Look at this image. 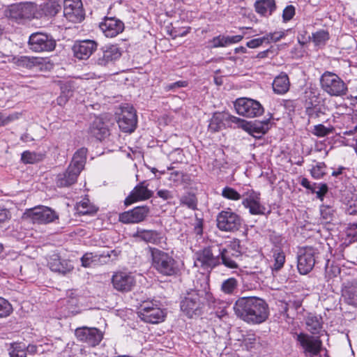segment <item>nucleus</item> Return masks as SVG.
<instances>
[{"instance_id":"1","label":"nucleus","mask_w":357,"mask_h":357,"mask_svg":"<svg viewBox=\"0 0 357 357\" xmlns=\"http://www.w3.org/2000/svg\"><path fill=\"white\" fill-rule=\"evenodd\" d=\"M233 308L237 317L248 324H261L268 319L269 314L266 301L255 296L239 298Z\"/></svg>"},{"instance_id":"2","label":"nucleus","mask_w":357,"mask_h":357,"mask_svg":"<svg viewBox=\"0 0 357 357\" xmlns=\"http://www.w3.org/2000/svg\"><path fill=\"white\" fill-rule=\"evenodd\" d=\"M147 250L151 255V266L163 276H174L179 272L178 262L169 253L158 248L149 246Z\"/></svg>"},{"instance_id":"3","label":"nucleus","mask_w":357,"mask_h":357,"mask_svg":"<svg viewBox=\"0 0 357 357\" xmlns=\"http://www.w3.org/2000/svg\"><path fill=\"white\" fill-rule=\"evenodd\" d=\"M86 153L87 149L85 148H82L75 153L68 169L56 176V183L58 187H68L77 181L79 174L84 168Z\"/></svg>"},{"instance_id":"4","label":"nucleus","mask_w":357,"mask_h":357,"mask_svg":"<svg viewBox=\"0 0 357 357\" xmlns=\"http://www.w3.org/2000/svg\"><path fill=\"white\" fill-rule=\"evenodd\" d=\"M220 245L205 247L195 254V266L205 271H211L220 265L218 257Z\"/></svg>"},{"instance_id":"5","label":"nucleus","mask_w":357,"mask_h":357,"mask_svg":"<svg viewBox=\"0 0 357 357\" xmlns=\"http://www.w3.org/2000/svg\"><path fill=\"white\" fill-rule=\"evenodd\" d=\"M293 337L305 357H315L320 354L323 347L320 336L310 335L305 333H295Z\"/></svg>"},{"instance_id":"6","label":"nucleus","mask_w":357,"mask_h":357,"mask_svg":"<svg viewBox=\"0 0 357 357\" xmlns=\"http://www.w3.org/2000/svg\"><path fill=\"white\" fill-rule=\"evenodd\" d=\"M36 5L32 3H19L11 4L3 11L4 16L17 23L34 17Z\"/></svg>"},{"instance_id":"7","label":"nucleus","mask_w":357,"mask_h":357,"mask_svg":"<svg viewBox=\"0 0 357 357\" xmlns=\"http://www.w3.org/2000/svg\"><path fill=\"white\" fill-rule=\"evenodd\" d=\"M322 89L331 96H342L347 93V86L336 74L326 71L320 78Z\"/></svg>"},{"instance_id":"8","label":"nucleus","mask_w":357,"mask_h":357,"mask_svg":"<svg viewBox=\"0 0 357 357\" xmlns=\"http://www.w3.org/2000/svg\"><path fill=\"white\" fill-rule=\"evenodd\" d=\"M217 227L223 231L234 232L242 225V218L231 208H227L219 212L216 217Z\"/></svg>"},{"instance_id":"9","label":"nucleus","mask_w":357,"mask_h":357,"mask_svg":"<svg viewBox=\"0 0 357 357\" xmlns=\"http://www.w3.org/2000/svg\"><path fill=\"white\" fill-rule=\"evenodd\" d=\"M137 315L144 322L153 324L162 322L165 319L163 310L152 301L142 302L139 307Z\"/></svg>"},{"instance_id":"10","label":"nucleus","mask_w":357,"mask_h":357,"mask_svg":"<svg viewBox=\"0 0 357 357\" xmlns=\"http://www.w3.org/2000/svg\"><path fill=\"white\" fill-rule=\"evenodd\" d=\"M56 40L51 35L36 32L32 33L29 38L28 45L33 52H49L56 47Z\"/></svg>"},{"instance_id":"11","label":"nucleus","mask_w":357,"mask_h":357,"mask_svg":"<svg viewBox=\"0 0 357 357\" xmlns=\"http://www.w3.org/2000/svg\"><path fill=\"white\" fill-rule=\"evenodd\" d=\"M236 112L241 116L253 118L264 113V107L259 102L247 98H238L234 102Z\"/></svg>"},{"instance_id":"12","label":"nucleus","mask_w":357,"mask_h":357,"mask_svg":"<svg viewBox=\"0 0 357 357\" xmlns=\"http://www.w3.org/2000/svg\"><path fill=\"white\" fill-rule=\"evenodd\" d=\"M204 291L199 290H191L181 302V310L190 318L198 314L200 310L202 302L201 301Z\"/></svg>"},{"instance_id":"13","label":"nucleus","mask_w":357,"mask_h":357,"mask_svg":"<svg viewBox=\"0 0 357 357\" xmlns=\"http://www.w3.org/2000/svg\"><path fill=\"white\" fill-rule=\"evenodd\" d=\"M318 254L317 250L312 247H305L299 250L297 267L301 274L305 275L312 270Z\"/></svg>"},{"instance_id":"14","label":"nucleus","mask_w":357,"mask_h":357,"mask_svg":"<svg viewBox=\"0 0 357 357\" xmlns=\"http://www.w3.org/2000/svg\"><path fill=\"white\" fill-rule=\"evenodd\" d=\"M117 123L122 132L131 133L135 130L137 119L132 106L126 104L121 107Z\"/></svg>"},{"instance_id":"15","label":"nucleus","mask_w":357,"mask_h":357,"mask_svg":"<svg viewBox=\"0 0 357 357\" xmlns=\"http://www.w3.org/2000/svg\"><path fill=\"white\" fill-rule=\"evenodd\" d=\"M75 335L79 341L84 342L92 347L98 345L104 336L103 332L100 329L87 326L76 328Z\"/></svg>"},{"instance_id":"16","label":"nucleus","mask_w":357,"mask_h":357,"mask_svg":"<svg viewBox=\"0 0 357 357\" xmlns=\"http://www.w3.org/2000/svg\"><path fill=\"white\" fill-rule=\"evenodd\" d=\"M26 214L33 223L47 224L59 218V215L51 208L38 206L26 211Z\"/></svg>"},{"instance_id":"17","label":"nucleus","mask_w":357,"mask_h":357,"mask_svg":"<svg viewBox=\"0 0 357 357\" xmlns=\"http://www.w3.org/2000/svg\"><path fill=\"white\" fill-rule=\"evenodd\" d=\"M63 15L67 20L73 23L82 22L84 13L81 0H63Z\"/></svg>"},{"instance_id":"18","label":"nucleus","mask_w":357,"mask_h":357,"mask_svg":"<svg viewBox=\"0 0 357 357\" xmlns=\"http://www.w3.org/2000/svg\"><path fill=\"white\" fill-rule=\"evenodd\" d=\"M112 282L116 290L128 292L135 286V280L131 273L119 271L114 273Z\"/></svg>"},{"instance_id":"19","label":"nucleus","mask_w":357,"mask_h":357,"mask_svg":"<svg viewBox=\"0 0 357 357\" xmlns=\"http://www.w3.org/2000/svg\"><path fill=\"white\" fill-rule=\"evenodd\" d=\"M243 206L249 210L252 215H264L266 208L261 203L260 193L252 190L247 193V197L243 199Z\"/></svg>"},{"instance_id":"20","label":"nucleus","mask_w":357,"mask_h":357,"mask_svg":"<svg viewBox=\"0 0 357 357\" xmlns=\"http://www.w3.org/2000/svg\"><path fill=\"white\" fill-rule=\"evenodd\" d=\"M61 3L59 0H47L41 3L38 8L36 6L34 17L52 18L61 11Z\"/></svg>"},{"instance_id":"21","label":"nucleus","mask_w":357,"mask_h":357,"mask_svg":"<svg viewBox=\"0 0 357 357\" xmlns=\"http://www.w3.org/2000/svg\"><path fill=\"white\" fill-rule=\"evenodd\" d=\"M149 213L146 206H137L119 215V220L125 224L139 223L145 220Z\"/></svg>"},{"instance_id":"22","label":"nucleus","mask_w":357,"mask_h":357,"mask_svg":"<svg viewBox=\"0 0 357 357\" xmlns=\"http://www.w3.org/2000/svg\"><path fill=\"white\" fill-rule=\"evenodd\" d=\"M132 236L137 241H142L146 243H151L155 245H158L164 241V237L160 231L153 229L137 228Z\"/></svg>"},{"instance_id":"23","label":"nucleus","mask_w":357,"mask_h":357,"mask_svg":"<svg viewBox=\"0 0 357 357\" xmlns=\"http://www.w3.org/2000/svg\"><path fill=\"white\" fill-rule=\"evenodd\" d=\"M100 28L106 37L113 38L123 31L124 24L115 17H105L100 23Z\"/></svg>"},{"instance_id":"24","label":"nucleus","mask_w":357,"mask_h":357,"mask_svg":"<svg viewBox=\"0 0 357 357\" xmlns=\"http://www.w3.org/2000/svg\"><path fill=\"white\" fill-rule=\"evenodd\" d=\"M96 49L97 43L91 40L77 42L73 47L74 56L79 59H87Z\"/></svg>"},{"instance_id":"25","label":"nucleus","mask_w":357,"mask_h":357,"mask_svg":"<svg viewBox=\"0 0 357 357\" xmlns=\"http://www.w3.org/2000/svg\"><path fill=\"white\" fill-rule=\"evenodd\" d=\"M121 55V51L117 45L106 46L102 50L101 52L98 54L96 63L99 66H105L120 58Z\"/></svg>"},{"instance_id":"26","label":"nucleus","mask_w":357,"mask_h":357,"mask_svg":"<svg viewBox=\"0 0 357 357\" xmlns=\"http://www.w3.org/2000/svg\"><path fill=\"white\" fill-rule=\"evenodd\" d=\"M153 192L149 190L145 185V181L139 183L126 198L125 204L128 206L138 201L146 200L151 197Z\"/></svg>"},{"instance_id":"27","label":"nucleus","mask_w":357,"mask_h":357,"mask_svg":"<svg viewBox=\"0 0 357 357\" xmlns=\"http://www.w3.org/2000/svg\"><path fill=\"white\" fill-rule=\"evenodd\" d=\"M342 296L349 305L357 307V281L349 280L343 283Z\"/></svg>"},{"instance_id":"28","label":"nucleus","mask_w":357,"mask_h":357,"mask_svg":"<svg viewBox=\"0 0 357 357\" xmlns=\"http://www.w3.org/2000/svg\"><path fill=\"white\" fill-rule=\"evenodd\" d=\"M218 257L220 259V265L222 264L227 268L238 269L239 268V261L241 258L231 253L230 250H222V246L220 245Z\"/></svg>"},{"instance_id":"29","label":"nucleus","mask_w":357,"mask_h":357,"mask_svg":"<svg viewBox=\"0 0 357 357\" xmlns=\"http://www.w3.org/2000/svg\"><path fill=\"white\" fill-rule=\"evenodd\" d=\"M48 266L52 271L62 275H66L73 270V266L69 261L58 256H52L48 261Z\"/></svg>"},{"instance_id":"30","label":"nucleus","mask_w":357,"mask_h":357,"mask_svg":"<svg viewBox=\"0 0 357 357\" xmlns=\"http://www.w3.org/2000/svg\"><path fill=\"white\" fill-rule=\"evenodd\" d=\"M89 133L98 140H102L109 135V129L100 118H96L89 127Z\"/></svg>"},{"instance_id":"31","label":"nucleus","mask_w":357,"mask_h":357,"mask_svg":"<svg viewBox=\"0 0 357 357\" xmlns=\"http://www.w3.org/2000/svg\"><path fill=\"white\" fill-rule=\"evenodd\" d=\"M272 86L275 93L278 95L285 94L290 87L288 75L285 73H280L275 77Z\"/></svg>"},{"instance_id":"32","label":"nucleus","mask_w":357,"mask_h":357,"mask_svg":"<svg viewBox=\"0 0 357 357\" xmlns=\"http://www.w3.org/2000/svg\"><path fill=\"white\" fill-rule=\"evenodd\" d=\"M114 252V250H107L101 254L86 252L81 258L82 266L85 268L89 267L93 262L96 261L97 259L98 260L103 259L102 261L107 263L111 257L110 253H113Z\"/></svg>"},{"instance_id":"33","label":"nucleus","mask_w":357,"mask_h":357,"mask_svg":"<svg viewBox=\"0 0 357 357\" xmlns=\"http://www.w3.org/2000/svg\"><path fill=\"white\" fill-rule=\"evenodd\" d=\"M307 330L312 335H321L323 321L321 317L309 314L305 319Z\"/></svg>"},{"instance_id":"34","label":"nucleus","mask_w":357,"mask_h":357,"mask_svg":"<svg viewBox=\"0 0 357 357\" xmlns=\"http://www.w3.org/2000/svg\"><path fill=\"white\" fill-rule=\"evenodd\" d=\"M255 7L256 12L263 16L271 15L276 8L275 0H257Z\"/></svg>"},{"instance_id":"35","label":"nucleus","mask_w":357,"mask_h":357,"mask_svg":"<svg viewBox=\"0 0 357 357\" xmlns=\"http://www.w3.org/2000/svg\"><path fill=\"white\" fill-rule=\"evenodd\" d=\"M225 113H215L210 120L208 130L212 132H218L225 127Z\"/></svg>"},{"instance_id":"36","label":"nucleus","mask_w":357,"mask_h":357,"mask_svg":"<svg viewBox=\"0 0 357 357\" xmlns=\"http://www.w3.org/2000/svg\"><path fill=\"white\" fill-rule=\"evenodd\" d=\"M272 118V116L271 117L265 121H257L254 123L250 127V133L255 137H260L261 135L265 134L267 132V131L270 128V121Z\"/></svg>"},{"instance_id":"37","label":"nucleus","mask_w":357,"mask_h":357,"mask_svg":"<svg viewBox=\"0 0 357 357\" xmlns=\"http://www.w3.org/2000/svg\"><path fill=\"white\" fill-rule=\"evenodd\" d=\"M272 254L273 264L271 266V269L273 271L278 272L284 266L285 262V255L280 248H273Z\"/></svg>"},{"instance_id":"38","label":"nucleus","mask_w":357,"mask_h":357,"mask_svg":"<svg viewBox=\"0 0 357 357\" xmlns=\"http://www.w3.org/2000/svg\"><path fill=\"white\" fill-rule=\"evenodd\" d=\"M346 130L343 132L345 135H352L357 132V110L344 117Z\"/></svg>"},{"instance_id":"39","label":"nucleus","mask_w":357,"mask_h":357,"mask_svg":"<svg viewBox=\"0 0 357 357\" xmlns=\"http://www.w3.org/2000/svg\"><path fill=\"white\" fill-rule=\"evenodd\" d=\"M15 63L19 67L31 69L40 64V59L38 57L20 56L15 58Z\"/></svg>"},{"instance_id":"40","label":"nucleus","mask_w":357,"mask_h":357,"mask_svg":"<svg viewBox=\"0 0 357 357\" xmlns=\"http://www.w3.org/2000/svg\"><path fill=\"white\" fill-rule=\"evenodd\" d=\"M238 282L235 278H229L222 281L220 290L227 295H234L237 291Z\"/></svg>"},{"instance_id":"41","label":"nucleus","mask_w":357,"mask_h":357,"mask_svg":"<svg viewBox=\"0 0 357 357\" xmlns=\"http://www.w3.org/2000/svg\"><path fill=\"white\" fill-rule=\"evenodd\" d=\"M44 158V154L34 151H25L21 155V161L24 164H34L40 162Z\"/></svg>"},{"instance_id":"42","label":"nucleus","mask_w":357,"mask_h":357,"mask_svg":"<svg viewBox=\"0 0 357 357\" xmlns=\"http://www.w3.org/2000/svg\"><path fill=\"white\" fill-rule=\"evenodd\" d=\"M77 213L81 215H91L97 212L98 208L92 205L88 199H84L77 204Z\"/></svg>"},{"instance_id":"43","label":"nucleus","mask_w":357,"mask_h":357,"mask_svg":"<svg viewBox=\"0 0 357 357\" xmlns=\"http://www.w3.org/2000/svg\"><path fill=\"white\" fill-rule=\"evenodd\" d=\"M181 205L185 206L192 210H196L197 206V199L192 193H187L180 198Z\"/></svg>"},{"instance_id":"44","label":"nucleus","mask_w":357,"mask_h":357,"mask_svg":"<svg viewBox=\"0 0 357 357\" xmlns=\"http://www.w3.org/2000/svg\"><path fill=\"white\" fill-rule=\"evenodd\" d=\"M10 357H26L25 346L20 343H13L8 349Z\"/></svg>"},{"instance_id":"45","label":"nucleus","mask_w":357,"mask_h":357,"mask_svg":"<svg viewBox=\"0 0 357 357\" xmlns=\"http://www.w3.org/2000/svg\"><path fill=\"white\" fill-rule=\"evenodd\" d=\"M335 212V210L331 206L322 204L320 206L321 218L326 223L331 222L333 220Z\"/></svg>"},{"instance_id":"46","label":"nucleus","mask_w":357,"mask_h":357,"mask_svg":"<svg viewBox=\"0 0 357 357\" xmlns=\"http://www.w3.org/2000/svg\"><path fill=\"white\" fill-rule=\"evenodd\" d=\"M312 39L316 45H324L326 42L329 39V33L328 31L321 29L312 33Z\"/></svg>"},{"instance_id":"47","label":"nucleus","mask_w":357,"mask_h":357,"mask_svg":"<svg viewBox=\"0 0 357 357\" xmlns=\"http://www.w3.org/2000/svg\"><path fill=\"white\" fill-rule=\"evenodd\" d=\"M221 195L224 198L231 201H238L242 198L239 192L234 188L229 186H226L222 189Z\"/></svg>"},{"instance_id":"48","label":"nucleus","mask_w":357,"mask_h":357,"mask_svg":"<svg viewBox=\"0 0 357 357\" xmlns=\"http://www.w3.org/2000/svg\"><path fill=\"white\" fill-rule=\"evenodd\" d=\"M222 250H230L231 253L237 255L240 258H241L242 251L241 246V241L238 238L232 239L229 243L227 245V248H222Z\"/></svg>"},{"instance_id":"49","label":"nucleus","mask_w":357,"mask_h":357,"mask_svg":"<svg viewBox=\"0 0 357 357\" xmlns=\"http://www.w3.org/2000/svg\"><path fill=\"white\" fill-rule=\"evenodd\" d=\"M12 311L13 307L10 303L3 298L0 297V318L9 316Z\"/></svg>"},{"instance_id":"50","label":"nucleus","mask_w":357,"mask_h":357,"mask_svg":"<svg viewBox=\"0 0 357 357\" xmlns=\"http://www.w3.org/2000/svg\"><path fill=\"white\" fill-rule=\"evenodd\" d=\"M325 168L326 165L324 162H317L310 171L312 176L316 179L322 178L325 174Z\"/></svg>"},{"instance_id":"51","label":"nucleus","mask_w":357,"mask_h":357,"mask_svg":"<svg viewBox=\"0 0 357 357\" xmlns=\"http://www.w3.org/2000/svg\"><path fill=\"white\" fill-rule=\"evenodd\" d=\"M68 88V86L66 84L61 86V95L56 100L58 105H63L66 104L69 97L72 96L71 90Z\"/></svg>"},{"instance_id":"52","label":"nucleus","mask_w":357,"mask_h":357,"mask_svg":"<svg viewBox=\"0 0 357 357\" xmlns=\"http://www.w3.org/2000/svg\"><path fill=\"white\" fill-rule=\"evenodd\" d=\"M328 190V185L326 183H317L316 191L314 193L317 195V197L321 201L324 200L325 195Z\"/></svg>"},{"instance_id":"53","label":"nucleus","mask_w":357,"mask_h":357,"mask_svg":"<svg viewBox=\"0 0 357 357\" xmlns=\"http://www.w3.org/2000/svg\"><path fill=\"white\" fill-rule=\"evenodd\" d=\"M314 134L318 137H324L328 135L332 132L331 128H328L322 124H319L314 126Z\"/></svg>"},{"instance_id":"54","label":"nucleus","mask_w":357,"mask_h":357,"mask_svg":"<svg viewBox=\"0 0 357 357\" xmlns=\"http://www.w3.org/2000/svg\"><path fill=\"white\" fill-rule=\"evenodd\" d=\"M193 232L197 236L201 237L203 234V220L196 218L193 223Z\"/></svg>"},{"instance_id":"55","label":"nucleus","mask_w":357,"mask_h":357,"mask_svg":"<svg viewBox=\"0 0 357 357\" xmlns=\"http://www.w3.org/2000/svg\"><path fill=\"white\" fill-rule=\"evenodd\" d=\"M213 47H226L227 46V37L224 36H218L214 37L212 40Z\"/></svg>"},{"instance_id":"56","label":"nucleus","mask_w":357,"mask_h":357,"mask_svg":"<svg viewBox=\"0 0 357 357\" xmlns=\"http://www.w3.org/2000/svg\"><path fill=\"white\" fill-rule=\"evenodd\" d=\"M295 15V8L291 6H287L283 10L282 17L284 21L291 20Z\"/></svg>"},{"instance_id":"57","label":"nucleus","mask_w":357,"mask_h":357,"mask_svg":"<svg viewBox=\"0 0 357 357\" xmlns=\"http://www.w3.org/2000/svg\"><path fill=\"white\" fill-rule=\"evenodd\" d=\"M266 40L267 38H264V36L255 38L247 42L246 46L249 48H257L261 46L263 43H266Z\"/></svg>"},{"instance_id":"58","label":"nucleus","mask_w":357,"mask_h":357,"mask_svg":"<svg viewBox=\"0 0 357 357\" xmlns=\"http://www.w3.org/2000/svg\"><path fill=\"white\" fill-rule=\"evenodd\" d=\"M284 36V33L281 32L270 33L264 36V38H267L266 43H270L271 42H277L280 40Z\"/></svg>"},{"instance_id":"59","label":"nucleus","mask_w":357,"mask_h":357,"mask_svg":"<svg viewBox=\"0 0 357 357\" xmlns=\"http://www.w3.org/2000/svg\"><path fill=\"white\" fill-rule=\"evenodd\" d=\"M300 183L303 187L310 190L312 193H314V191H316L317 183H311L306 178H303Z\"/></svg>"},{"instance_id":"60","label":"nucleus","mask_w":357,"mask_h":357,"mask_svg":"<svg viewBox=\"0 0 357 357\" xmlns=\"http://www.w3.org/2000/svg\"><path fill=\"white\" fill-rule=\"evenodd\" d=\"M326 278L330 279L334 276H336L337 273H340V269L337 266H328L327 264L326 266Z\"/></svg>"},{"instance_id":"61","label":"nucleus","mask_w":357,"mask_h":357,"mask_svg":"<svg viewBox=\"0 0 357 357\" xmlns=\"http://www.w3.org/2000/svg\"><path fill=\"white\" fill-rule=\"evenodd\" d=\"M225 117L226 122H231V123L238 124L239 126H241V127H243V126H244L245 121H243L236 116H232V115L225 113Z\"/></svg>"},{"instance_id":"62","label":"nucleus","mask_w":357,"mask_h":357,"mask_svg":"<svg viewBox=\"0 0 357 357\" xmlns=\"http://www.w3.org/2000/svg\"><path fill=\"white\" fill-rule=\"evenodd\" d=\"M270 241L274 244L275 248H280L279 245L282 244V238L281 235L273 232L270 235Z\"/></svg>"},{"instance_id":"63","label":"nucleus","mask_w":357,"mask_h":357,"mask_svg":"<svg viewBox=\"0 0 357 357\" xmlns=\"http://www.w3.org/2000/svg\"><path fill=\"white\" fill-rule=\"evenodd\" d=\"M188 86L186 81H177L176 82L168 84L166 86L167 90H174L177 88L185 87Z\"/></svg>"},{"instance_id":"64","label":"nucleus","mask_w":357,"mask_h":357,"mask_svg":"<svg viewBox=\"0 0 357 357\" xmlns=\"http://www.w3.org/2000/svg\"><path fill=\"white\" fill-rule=\"evenodd\" d=\"M157 195L163 200H168L173 198L172 192L168 190H160L157 192Z\"/></svg>"}]
</instances>
